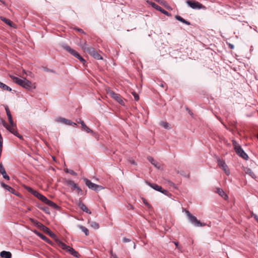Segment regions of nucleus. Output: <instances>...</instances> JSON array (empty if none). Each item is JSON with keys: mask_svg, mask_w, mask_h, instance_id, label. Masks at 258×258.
<instances>
[{"mask_svg": "<svg viewBox=\"0 0 258 258\" xmlns=\"http://www.w3.org/2000/svg\"><path fill=\"white\" fill-rule=\"evenodd\" d=\"M81 47L84 52L88 53L92 56L94 58L96 59H102L101 56L97 51H96L94 48L90 47L86 43L82 44L81 45Z\"/></svg>", "mask_w": 258, "mask_h": 258, "instance_id": "obj_1", "label": "nucleus"}, {"mask_svg": "<svg viewBox=\"0 0 258 258\" xmlns=\"http://www.w3.org/2000/svg\"><path fill=\"white\" fill-rule=\"evenodd\" d=\"M232 145L236 154L244 160H247L248 156L247 154L242 149L241 147L235 141H232Z\"/></svg>", "mask_w": 258, "mask_h": 258, "instance_id": "obj_2", "label": "nucleus"}, {"mask_svg": "<svg viewBox=\"0 0 258 258\" xmlns=\"http://www.w3.org/2000/svg\"><path fill=\"white\" fill-rule=\"evenodd\" d=\"M105 91L108 95L122 105H124V101L120 94L114 92L109 88L106 87Z\"/></svg>", "mask_w": 258, "mask_h": 258, "instance_id": "obj_3", "label": "nucleus"}, {"mask_svg": "<svg viewBox=\"0 0 258 258\" xmlns=\"http://www.w3.org/2000/svg\"><path fill=\"white\" fill-rule=\"evenodd\" d=\"M19 86L29 90L32 91L35 89V84L33 82H15Z\"/></svg>", "mask_w": 258, "mask_h": 258, "instance_id": "obj_4", "label": "nucleus"}, {"mask_svg": "<svg viewBox=\"0 0 258 258\" xmlns=\"http://www.w3.org/2000/svg\"><path fill=\"white\" fill-rule=\"evenodd\" d=\"M84 180L86 185L89 188L92 189L95 191H99L103 188L102 186L94 183L87 178H84Z\"/></svg>", "mask_w": 258, "mask_h": 258, "instance_id": "obj_5", "label": "nucleus"}, {"mask_svg": "<svg viewBox=\"0 0 258 258\" xmlns=\"http://www.w3.org/2000/svg\"><path fill=\"white\" fill-rule=\"evenodd\" d=\"M186 4L193 9L200 10L202 9H205V7L202 4L196 1H186Z\"/></svg>", "mask_w": 258, "mask_h": 258, "instance_id": "obj_6", "label": "nucleus"}, {"mask_svg": "<svg viewBox=\"0 0 258 258\" xmlns=\"http://www.w3.org/2000/svg\"><path fill=\"white\" fill-rule=\"evenodd\" d=\"M217 162L218 166L224 171L225 173L227 175H229L230 174V171L225 161L219 158H218L217 159Z\"/></svg>", "mask_w": 258, "mask_h": 258, "instance_id": "obj_7", "label": "nucleus"}, {"mask_svg": "<svg viewBox=\"0 0 258 258\" xmlns=\"http://www.w3.org/2000/svg\"><path fill=\"white\" fill-rule=\"evenodd\" d=\"M146 183L155 190L160 191L165 195H167L168 193V191L167 190L163 189L162 187L161 186L158 185L157 184L151 183L149 181H146Z\"/></svg>", "mask_w": 258, "mask_h": 258, "instance_id": "obj_8", "label": "nucleus"}, {"mask_svg": "<svg viewBox=\"0 0 258 258\" xmlns=\"http://www.w3.org/2000/svg\"><path fill=\"white\" fill-rule=\"evenodd\" d=\"M146 2L149 4L150 5H151L153 8H155L156 10L161 12L162 13L164 14V15L168 16L170 15L169 13L164 10V9H163L161 7H160V6H159L158 5H157V4H156L155 3H153L152 2H150L148 0H146Z\"/></svg>", "mask_w": 258, "mask_h": 258, "instance_id": "obj_9", "label": "nucleus"}, {"mask_svg": "<svg viewBox=\"0 0 258 258\" xmlns=\"http://www.w3.org/2000/svg\"><path fill=\"white\" fill-rule=\"evenodd\" d=\"M26 189L28 192L32 194L33 196H34L35 197H36L37 199L41 200V201H42L43 198H44L45 197V196H43L42 195L38 192L37 191L33 189L30 187H27L26 188Z\"/></svg>", "mask_w": 258, "mask_h": 258, "instance_id": "obj_10", "label": "nucleus"}, {"mask_svg": "<svg viewBox=\"0 0 258 258\" xmlns=\"http://www.w3.org/2000/svg\"><path fill=\"white\" fill-rule=\"evenodd\" d=\"M188 220L189 221H190V222L192 224L194 225H195V226H197V227H201V226H203L204 225H205V224L204 223H201L200 221H199L197 218L194 216H192L191 215L189 218H188Z\"/></svg>", "mask_w": 258, "mask_h": 258, "instance_id": "obj_11", "label": "nucleus"}, {"mask_svg": "<svg viewBox=\"0 0 258 258\" xmlns=\"http://www.w3.org/2000/svg\"><path fill=\"white\" fill-rule=\"evenodd\" d=\"M42 202H43L45 204L47 205L48 206H50V207L54 209L57 210L59 208V207L55 203L48 200L45 197H44V198H43V200H42Z\"/></svg>", "mask_w": 258, "mask_h": 258, "instance_id": "obj_12", "label": "nucleus"}, {"mask_svg": "<svg viewBox=\"0 0 258 258\" xmlns=\"http://www.w3.org/2000/svg\"><path fill=\"white\" fill-rule=\"evenodd\" d=\"M56 121L57 122H60L66 124L72 125L74 126H75L77 125L76 123L72 122L71 120L67 119L64 118L59 117L56 119Z\"/></svg>", "mask_w": 258, "mask_h": 258, "instance_id": "obj_13", "label": "nucleus"}, {"mask_svg": "<svg viewBox=\"0 0 258 258\" xmlns=\"http://www.w3.org/2000/svg\"><path fill=\"white\" fill-rule=\"evenodd\" d=\"M5 110H6V113H7V115L8 116V118L9 121L10 123L11 124V125L14 126V121L13 120L12 116L11 115L10 110L8 106H6L5 107Z\"/></svg>", "mask_w": 258, "mask_h": 258, "instance_id": "obj_14", "label": "nucleus"}, {"mask_svg": "<svg viewBox=\"0 0 258 258\" xmlns=\"http://www.w3.org/2000/svg\"><path fill=\"white\" fill-rule=\"evenodd\" d=\"M63 48L69 53L71 54L72 55L75 56L76 54H77L78 52H77L75 50L72 49L70 46L64 45H63Z\"/></svg>", "mask_w": 258, "mask_h": 258, "instance_id": "obj_15", "label": "nucleus"}, {"mask_svg": "<svg viewBox=\"0 0 258 258\" xmlns=\"http://www.w3.org/2000/svg\"><path fill=\"white\" fill-rule=\"evenodd\" d=\"M78 206L80 207V208L84 212H86L88 214H91V211L88 210L87 207L84 205L83 203H82L81 201H79L78 203Z\"/></svg>", "mask_w": 258, "mask_h": 258, "instance_id": "obj_16", "label": "nucleus"}, {"mask_svg": "<svg viewBox=\"0 0 258 258\" xmlns=\"http://www.w3.org/2000/svg\"><path fill=\"white\" fill-rule=\"evenodd\" d=\"M148 160L155 167H156L157 168H158V169L160 168V164L157 161H156L155 160H154L153 158H152L151 156H149L148 157Z\"/></svg>", "mask_w": 258, "mask_h": 258, "instance_id": "obj_17", "label": "nucleus"}, {"mask_svg": "<svg viewBox=\"0 0 258 258\" xmlns=\"http://www.w3.org/2000/svg\"><path fill=\"white\" fill-rule=\"evenodd\" d=\"M34 232L39 237H40L42 240L44 241L49 243L50 241V240L44 235L42 234V233H40L39 232L37 231V230H35L34 231Z\"/></svg>", "mask_w": 258, "mask_h": 258, "instance_id": "obj_18", "label": "nucleus"}, {"mask_svg": "<svg viewBox=\"0 0 258 258\" xmlns=\"http://www.w3.org/2000/svg\"><path fill=\"white\" fill-rule=\"evenodd\" d=\"M78 123H80L81 124V126L82 128L87 133H92L93 131L89 128L84 122V121L80 120L79 121H78Z\"/></svg>", "mask_w": 258, "mask_h": 258, "instance_id": "obj_19", "label": "nucleus"}, {"mask_svg": "<svg viewBox=\"0 0 258 258\" xmlns=\"http://www.w3.org/2000/svg\"><path fill=\"white\" fill-rule=\"evenodd\" d=\"M0 256L4 258H11L12 257V254L9 251H2L0 253Z\"/></svg>", "mask_w": 258, "mask_h": 258, "instance_id": "obj_20", "label": "nucleus"}, {"mask_svg": "<svg viewBox=\"0 0 258 258\" xmlns=\"http://www.w3.org/2000/svg\"><path fill=\"white\" fill-rule=\"evenodd\" d=\"M30 221L35 226H36L38 228H40L41 226L42 225V224L39 222L38 221L33 219V218H30L29 219Z\"/></svg>", "mask_w": 258, "mask_h": 258, "instance_id": "obj_21", "label": "nucleus"}, {"mask_svg": "<svg viewBox=\"0 0 258 258\" xmlns=\"http://www.w3.org/2000/svg\"><path fill=\"white\" fill-rule=\"evenodd\" d=\"M59 245L62 249L66 250L68 252H69L71 250V249L72 248L71 247L66 245L65 243L62 242H59Z\"/></svg>", "mask_w": 258, "mask_h": 258, "instance_id": "obj_22", "label": "nucleus"}, {"mask_svg": "<svg viewBox=\"0 0 258 258\" xmlns=\"http://www.w3.org/2000/svg\"><path fill=\"white\" fill-rule=\"evenodd\" d=\"M66 183L67 185L71 186L73 189H75V188L78 186L76 183H75L73 180H66Z\"/></svg>", "mask_w": 258, "mask_h": 258, "instance_id": "obj_23", "label": "nucleus"}, {"mask_svg": "<svg viewBox=\"0 0 258 258\" xmlns=\"http://www.w3.org/2000/svg\"><path fill=\"white\" fill-rule=\"evenodd\" d=\"M175 19L177 20H178L185 24H186L187 25H189L190 24L189 22L185 20V19H184L183 18H182L181 17L179 16H176Z\"/></svg>", "mask_w": 258, "mask_h": 258, "instance_id": "obj_24", "label": "nucleus"}, {"mask_svg": "<svg viewBox=\"0 0 258 258\" xmlns=\"http://www.w3.org/2000/svg\"><path fill=\"white\" fill-rule=\"evenodd\" d=\"M217 193L225 200H226L228 198L227 195L222 189H217Z\"/></svg>", "mask_w": 258, "mask_h": 258, "instance_id": "obj_25", "label": "nucleus"}, {"mask_svg": "<svg viewBox=\"0 0 258 258\" xmlns=\"http://www.w3.org/2000/svg\"><path fill=\"white\" fill-rule=\"evenodd\" d=\"M1 185L5 189L8 190L11 192H12L14 190V189L12 187L3 182L1 183Z\"/></svg>", "mask_w": 258, "mask_h": 258, "instance_id": "obj_26", "label": "nucleus"}, {"mask_svg": "<svg viewBox=\"0 0 258 258\" xmlns=\"http://www.w3.org/2000/svg\"><path fill=\"white\" fill-rule=\"evenodd\" d=\"M78 227L85 234L86 236L89 235V230L86 227L82 225H79Z\"/></svg>", "mask_w": 258, "mask_h": 258, "instance_id": "obj_27", "label": "nucleus"}, {"mask_svg": "<svg viewBox=\"0 0 258 258\" xmlns=\"http://www.w3.org/2000/svg\"><path fill=\"white\" fill-rule=\"evenodd\" d=\"M246 173L249 174L251 177L255 178L256 176L254 173L250 168H247L245 171Z\"/></svg>", "mask_w": 258, "mask_h": 258, "instance_id": "obj_28", "label": "nucleus"}, {"mask_svg": "<svg viewBox=\"0 0 258 258\" xmlns=\"http://www.w3.org/2000/svg\"><path fill=\"white\" fill-rule=\"evenodd\" d=\"M0 88H3L5 90L11 91V88L6 84L0 82Z\"/></svg>", "mask_w": 258, "mask_h": 258, "instance_id": "obj_29", "label": "nucleus"}, {"mask_svg": "<svg viewBox=\"0 0 258 258\" xmlns=\"http://www.w3.org/2000/svg\"><path fill=\"white\" fill-rule=\"evenodd\" d=\"M1 20L2 21L4 22L5 23H6L9 26H12V22L10 20H8L7 18L3 17H1Z\"/></svg>", "mask_w": 258, "mask_h": 258, "instance_id": "obj_30", "label": "nucleus"}, {"mask_svg": "<svg viewBox=\"0 0 258 258\" xmlns=\"http://www.w3.org/2000/svg\"><path fill=\"white\" fill-rule=\"evenodd\" d=\"M90 226L95 229H97L99 228V226L98 223L94 221H91L90 222Z\"/></svg>", "mask_w": 258, "mask_h": 258, "instance_id": "obj_31", "label": "nucleus"}, {"mask_svg": "<svg viewBox=\"0 0 258 258\" xmlns=\"http://www.w3.org/2000/svg\"><path fill=\"white\" fill-rule=\"evenodd\" d=\"M64 171L66 173H70L72 175H74V176L77 175V173L73 170L68 169V168H65L64 169Z\"/></svg>", "mask_w": 258, "mask_h": 258, "instance_id": "obj_32", "label": "nucleus"}, {"mask_svg": "<svg viewBox=\"0 0 258 258\" xmlns=\"http://www.w3.org/2000/svg\"><path fill=\"white\" fill-rule=\"evenodd\" d=\"M69 252L74 256H75L77 257H78V252L76 250H75L72 247V248L71 249V250Z\"/></svg>", "mask_w": 258, "mask_h": 258, "instance_id": "obj_33", "label": "nucleus"}, {"mask_svg": "<svg viewBox=\"0 0 258 258\" xmlns=\"http://www.w3.org/2000/svg\"><path fill=\"white\" fill-rule=\"evenodd\" d=\"M75 57L79 59L80 60V61H81L83 63H85V60L78 53V52L77 53V54H76Z\"/></svg>", "mask_w": 258, "mask_h": 258, "instance_id": "obj_34", "label": "nucleus"}, {"mask_svg": "<svg viewBox=\"0 0 258 258\" xmlns=\"http://www.w3.org/2000/svg\"><path fill=\"white\" fill-rule=\"evenodd\" d=\"M40 229L46 233H47V232H48V231L50 230L48 228L43 224Z\"/></svg>", "mask_w": 258, "mask_h": 258, "instance_id": "obj_35", "label": "nucleus"}, {"mask_svg": "<svg viewBox=\"0 0 258 258\" xmlns=\"http://www.w3.org/2000/svg\"><path fill=\"white\" fill-rule=\"evenodd\" d=\"M158 85L162 88H167L166 84L165 82H158Z\"/></svg>", "mask_w": 258, "mask_h": 258, "instance_id": "obj_36", "label": "nucleus"}, {"mask_svg": "<svg viewBox=\"0 0 258 258\" xmlns=\"http://www.w3.org/2000/svg\"><path fill=\"white\" fill-rule=\"evenodd\" d=\"M160 125L165 128H169V124L167 122L162 121L160 123Z\"/></svg>", "mask_w": 258, "mask_h": 258, "instance_id": "obj_37", "label": "nucleus"}, {"mask_svg": "<svg viewBox=\"0 0 258 258\" xmlns=\"http://www.w3.org/2000/svg\"><path fill=\"white\" fill-rule=\"evenodd\" d=\"M16 126V124L14 123V125H11L10 127L8 128V130L10 131L12 134L16 130L15 127Z\"/></svg>", "mask_w": 258, "mask_h": 258, "instance_id": "obj_38", "label": "nucleus"}, {"mask_svg": "<svg viewBox=\"0 0 258 258\" xmlns=\"http://www.w3.org/2000/svg\"><path fill=\"white\" fill-rule=\"evenodd\" d=\"M132 94L134 97V99L135 101H138L139 100V96L135 92H132Z\"/></svg>", "mask_w": 258, "mask_h": 258, "instance_id": "obj_39", "label": "nucleus"}, {"mask_svg": "<svg viewBox=\"0 0 258 258\" xmlns=\"http://www.w3.org/2000/svg\"><path fill=\"white\" fill-rule=\"evenodd\" d=\"M6 170L2 163H0V174L5 173Z\"/></svg>", "mask_w": 258, "mask_h": 258, "instance_id": "obj_40", "label": "nucleus"}, {"mask_svg": "<svg viewBox=\"0 0 258 258\" xmlns=\"http://www.w3.org/2000/svg\"><path fill=\"white\" fill-rule=\"evenodd\" d=\"M12 134L19 139L22 138V137L18 133L16 130Z\"/></svg>", "mask_w": 258, "mask_h": 258, "instance_id": "obj_41", "label": "nucleus"}, {"mask_svg": "<svg viewBox=\"0 0 258 258\" xmlns=\"http://www.w3.org/2000/svg\"><path fill=\"white\" fill-rule=\"evenodd\" d=\"M12 134L19 139L22 138V137L18 133L16 130Z\"/></svg>", "mask_w": 258, "mask_h": 258, "instance_id": "obj_42", "label": "nucleus"}, {"mask_svg": "<svg viewBox=\"0 0 258 258\" xmlns=\"http://www.w3.org/2000/svg\"><path fill=\"white\" fill-rule=\"evenodd\" d=\"M42 211L45 212L46 213H49V210L48 207H43L40 208Z\"/></svg>", "mask_w": 258, "mask_h": 258, "instance_id": "obj_43", "label": "nucleus"}, {"mask_svg": "<svg viewBox=\"0 0 258 258\" xmlns=\"http://www.w3.org/2000/svg\"><path fill=\"white\" fill-rule=\"evenodd\" d=\"M3 176V178L6 179H7V180H9L10 179V177L6 173V171L5 172V173H2L1 174Z\"/></svg>", "mask_w": 258, "mask_h": 258, "instance_id": "obj_44", "label": "nucleus"}, {"mask_svg": "<svg viewBox=\"0 0 258 258\" xmlns=\"http://www.w3.org/2000/svg\"><path fill=\"white\" fill-rule=\"evenodd\" d=\"M2 122H3V125H4V126L5 127L7 130L8 129L9 127H10V125H8V123L5 121L3 120Z\"/></svg>", "mask_w": 258, "mask_h": 258, "instance_id": "obj_45", "label": "nucleus"}, {"mask_svg": "<svg viewBox=\"0 0 258 258\" xmlns=\"http://www.w3.org/2000/svg\"><path fill=\"white\" fill-rule=\"evenodd\" d=\"M3 140L1 134H0V149L2 150L3 148Z\"/></svg>", "mask_w": 258, "mask_h": 258, "instance_id": "obj_46", "label": "nucleus"}, {"mask_svg": "<svg viewBox=\"0 0 258 258\" xmlns=\"http://www.w3.org/2000/svg\"><path fill=\"white\" fill-rule=\"evenodd\" d=\"M75 189L77 190V191L79 194H82L83 192L82 190L78 186H77V187L75 188Z\"/></svg>", "mask_w": 258, "mask_h": 258, "instance_id": "obj_47", "label": "nucleus"}, {"mask_svg": "<svg viewBox=\"0 0 258 258\" xmlns=\"http://www.w3.org/2000/svg\"><path fill=\"white\" fill-rule=\"evenodd\" d=\"M128 162L132 164H133V165H137V163L136 162H135V161L133 159H130L128 160Z\"/></svg>", "mask_w": 258, "mask_h": 258, "instance_id": "obj_48", "label": "nucleus"}, {"mask_svg": "<svg viewBox=\"0 0 258 258\" xmlns=\"http://www.w3.org/2000/svg\"><path fill=\"white\" fill-rule=\"evenodd\" d=\"M157 2L159 3V4L163 6H165L166 4V2L164 0H157Z\"/></svg>", "mask_w": 258, "mask_h": 258, "instance_id": "obj_49", "label": "nucleus"}, {"mask_svg": "<svg viewBox=\"0 0 258 258\" xmlns=\"http://www.w3.org/2000/svg\"><path fill=\"white\" fill-rule=\"evenodd\" d=\"M131 241V239L127 238H123L122 239V241L124 243L128 242H130Z\"/></svg>", "mask_w": 258, "mask_h": 258, "instance_id": "obj_50", "label": "nucleus"}, {"mask_svg": "<svg viewBox=\"0 0 258 258\" xmlns=\"http://www.w3.org/2000/svg\"><path fill=\"white\" fill-rule=\"evenodd\" d=\"M111 257L112 258H118L116 254L113 253L112 251H110Z\"/></svg>", "mask_w": 258, "mask_h": 258, "instance_id": "obj_51", "label": "nucleus"}, {"mask_svg": "<svg viewBox=\"0 0 258 258\" xmlns=\"http://www.w3.org/2000/svg\"><path fill=\"white\" fill-rule=\"evenodd\" d=\"M185 213L186 214L188 218H189L192 215L188 210L185 211Z\"/></svg>", "mask_w": 258, "mask_h": 258, "instance_id": "obj_52", "label": "nucleus"}, {"mask_svg": "<svg viewBox=\"0 0 258 258\" xmlns=\"http://www.w3.org/2000/svg\"><path fill=\"white\" fill-rule=\"evenodd\" d=\"M143 202H144V204H145L146 206H147L149 208L151 207V205L145 200H144Z\"/></svg>", "mask_w": 258, "mask_h": 258, "instance_id": "obj_53", "label": "nucleus"}, {"mask_svg": "<svg viewBox=\"0 0 258 258\" xmlns=\"http://www.w3.org/2000/svg\"><path fill=\"white\" fill-rule=\"evenodd\" d=\"M49 236H50L51 238H55L56 237V235H55L54 233H53V232H52V233L49 235Z\"/></svg>", "mask_w": 258, "mask_h": 258, "instance_id": "obj_54", "label": "nucleus"}, {"mask_svg": "<svg viewBox=\"0 0 258 258\" xmlns=\"http://www.w3.org/2000/svg\"><path fill=\"white\" fill-rule=\"evenodd\" d=\"M253 216L254 217V219L258 222V216L255 214H253Z\"/></svg>", "mask_w": 258, "mask_h": 258, "instance_id": "obj_55", "label": "nucleus"}, {"mask_svg": "<svg viewBox=\"0 0 258 258\" xmlns=\"http://www.w3.org/2000/svg\"><path fill=\"white\" fill-rule=\"evenodd\" d=\"M44 70L46 72H53L52 71H51L50 70H49V69H47V68H44Z\"/></svg>", "mask_w": 258, "mask_h": 258, "instance_id": "obj_56", "label": "nucleus"}, {"mask_svg": "<svg viewBox=\"0 0 258 258\" xmlns=\"http://www.w3.org/2000/svg\"><path fill=\"white\" fill-rule=\"evenodd\" d=\"M229 47H230L231 49H233V48H234V45H233V44H229Z\"/></svg>", "mask_w": 258, "mask_h": 258, "instance_id": "obj_57", "label": "nucleus"}, {"mask_svg": "<svg viewBox=\"0 0 258 258\" xmlns=\"http://www.w3.org/2000/svg\"><path fill=\"white\" fill-rule=\"evenodd\" d=\"M76 30H77L79 32H81L82 33H84L83 30L82 29H81L77 28Z\"/></svg>", "mask_w": 258, "mask_h": 258, "instance_id": "obj_58", "label": "nucleus"}, {"mask_svg": "<svg viewBox=\"0 0 258 258\" xmlns=\"http://www.w3.org/2000/svg\"><path fill=\"white\" fill-rule=\"evenodd\" d=\"M174 243L176 245V246L177 247L178 246V243L177 242H174Z\"/></svg>", "mask_w": 258, "mask_h": 258, "instance_id": "obj_59", "label": "nucleus"}, {"mask_svg": "<svg viewBox=\"0 0 258 258\" xmlns=\"http://www.w3.org/2000/svg\"><path fill=\"white\" fill-rule=\"evenodd\" d=\"M15 81H23L22 79H19L18 78H16V80Z\"/></svg>", "mask_w": 258, "mask_h": 258, "instance_id": "obj_60", "label": "nucleus"}, {"mask_svg": "<svg viewBox=\"0 0 258 258\" xmlns=\"http://www.w3.org/2000/svg\"><path fill=\"white\" fill-rule=\"evenodd\" d=\"M52 232L50 230L48 232H47V234H48L49 235L52 233Z\"/></svg>", "mask_w": 258, "mask_h": 258, "instance_id": "obj_61", "label": "nucleus"}, {"mask_svg": "<svg viewBox=\"0 0 258 258\" xmlns=\"http://www.w3.org/2000/svg\"><path fill=\"white\" fill-rule=\"evenodd\" d=\"M133 243H134V248L135 249L136 247V245L134 242Z\"/></svg>", "mask_w": 258, "mask_h": 258, "instance_id": "obj_62", "label": "nucleus"}, {"mask_svg": "<svg viewBox=\"0 0 258 258\" xmlns=\"http://www.w3.org/2000/svg\"><path fill=\"white\" fill-rule=\"evenodd\" d=\"M0 2H1V3H2L3 4H5V2H4V1H3V0H0Z\"/></svg>", "mask_w": 258, "mask_h": 258, "instance_id": "obj_63", "label": "nucleus"}, {"mask_svg": "<svg viewBox=\"0 0 258 258\" xmlns=\"http://www.w3.org/2000/svg\"><path fill=\"white\" fill-rule=\"evenodd\" d=\"M28 210H30V211L31 210L30 208H28Z\"/></svg>", "mask_w": 258, "mask_h": 258, "instance_id": "obj_64", "label": "nucleus"}]
</instances>
